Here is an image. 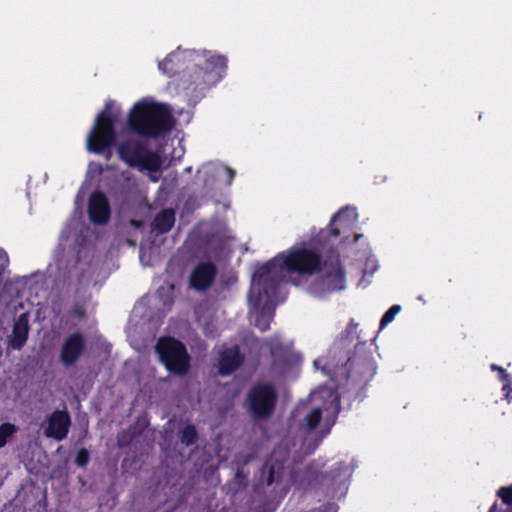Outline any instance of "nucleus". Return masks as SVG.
<instances>
[{
  "label": "nucleus",
  "mask_w": 512,
  "mask_h": 512,
  "mask_svg": "<svg viewBox=\"0 0 512 512\" xmlns=\"http://www.w3.org/2000/svg\"><path fill=\"white\" fill-rule=\"evenodd\" d=\"M119 445H120V446H124V445H125V444L122 442V440H121V439H119Z\"/></svg>",
  "instance_id": "34"
},
{
  "label": "nucleus",
  "mask_w": 512,
  "mask_h": 512,
  "mask_svg": "<svg viewBox=\"0 0 512 512\" xmlns=\"http://www.w3.org/2000/svg\"><path fill=\"white\" fill-rule=\"evenodd\" d=\"M267 468V476L265 479L266 485L270 486L275 482H279L283 476L284 467L281 462H272L271 464H265Z\"/></svg>",
  "instance_id": "20"
},
{
  "label": "nucleus",
  "mask_w": 512,
  "mask_h": 512,
  "mask_svg": "<svg viewBox=\"0 0 512 512\" xmlns=\"http://www.w3.org/2000/svg\"><path fill=\"white\" fill-rule=\"evenodd\" d=\"M249 297L253 299L255 305L263 304L262 310L256 315L255 326L261 331L265 332L270 328V323L273 315L267 312V308H271L275 305L277 297L271 303H266L265 300H257V291H252V286L249 290Z\"/></svg>",
  "instance_id": "17"
},
{
  "label": "nucleus",
  "mask_w": 512,
  "mask_h": 512,
  "mask_svg": "<svg viewBox=\"0 0 512 512\" xmlns=\"http://www.w3.org/2000/svg\"><path fill=\"white\" fill-rule=\"evenodd\" d=\"M227 69V58L223 55H210L204 57L202 63L194 64L189 73L187 89L192 91L203 90L210 84L218 82L222 73Z\"/></svg>",
  "instance_id": "6"
},
{
  "label": "nucleus",
  "mask_w": 512,
  "mask_h": 512,
  "mask_svg": "<svg viewBox=\"0 0 512 512\" xmlns=\"http://www.w3.org/2000/svg\"><path fill=\"white\" fill-rule=\"evenodd\" d=\"M196 53L194 51H180L178 48L176 51L168 54L164 60L158 63L159 70L169 76H175L183 68L186 60L192 58Z\"/></svg>",
  "instance_id": "15"
},
{
  "label": "nucleus",
  "mask_w": 512,
  "mask_h": 512,
  "mask_svg": "<svg viewBox=\"0 0 512 512\" xmlns=\"http://www.w3.org/2000/svg\"><path fill=\"white\" fill-rule=\"evenodd\" d=\"M340 406H339V400H336L335 403V410H334V417L336 418L338 412H339Z\"/></svg>",
  "instance_id": "32"
},
{
  "label": "nucleus",
  "mask_w": 512,
  "mask_h": 512,
  "mask_svg": "<svg viewBox=\"0 0 512 512\" xmlns=\"http://www.w3.org/2000/svg\"><path fill=\"white\" fill-rule=\"evenodd\" d=\"M118 116L112 112V102H107L97 114L93 127L86 139V148L89 152L103 155L110 159L112 147L116 145L117 133L115 124Z\"/></svg>",
  "instance_id": "3"
},
{
  "label": "nucleus",
  "mask_w": 512,
  "mask_h": 512,
  "mask_svg": "<svg viewBox=\"0 0 512 512\" xmlns=\"http://www.w3.org/2000/svg\"><path fill=\"white\" fill-rule=\"evenodd\" d=\"M360 237H361V235H358V234H357V235L355 236V241H358V239H359Z\"/></svg>",
  "instance_id": "33"
},
{
  "label": "nucleus",
  "mask_w": 512,
  "mask_h": 512,
  "mask_svg": "<svg viewBox=\"0 0 512 512\" xmlns=\"http://www.w3.org/2000/svg\"><path fill=\"white\" fill-rule=\"evenodd\" d=\"M175 220V211L172 208H166L155 216L151 226L158 234H165L172 229Z\"/></svg>",
  "instance_id": "18"
},
{
  "label": "nucleus",
  "mask_w": 512,
  "mask_h": 512,
  "mask_svg": "<svg viewBox=\"0 0 512 512\" xmlns=\"http://www.w3.org/2000/svg\"><path fill=\"white\" fill-rule=\"evenodd\" d=\"M16 432V426L12 423H3L0 425V448L7 444V440Z\"/></svg>",
  "instance_id": "22"
},
{
  "label": "nucleus",
  "mask_w": 512,
  "mask_h": 512,
  "mask_svg": "<svg viewBox=\"0 0 512 512\" xmlns=\"http://www.w3.org/2000/svg\"><path fill=\"white\" fill-rule=\"evenodd\" d=\"M321 419L322 409L316 407L305 416L302 426L305 427L308 431L314 430L319 425Z\"/></svg>",
  "instance_id": "21"
},
{
  "label": "nucleus",
  "mask_w": 512,
  "mask_h": 512,
  "mask_svg": "<svg viewBox=\"0 0 512 512\" xmlns=\"http://www.w3.org/2000/svg\"><path fill=\"white\" fill-rule=\"evenodd\" d=\"M29 315L22 313L18 316L12 328L9 345L14 350H20L26 344L29 335Z\"/></svg>",
  "instance_id": "16"
},
{
  "label": "nucleus",
  "mask_w": 512,
  "mask_h": 512,
  "mask_svg": "<svg viewBox=\"0 0 512 512\" xmlns=\"http://www.w3.org/2000/svg\"><path fill=\"white\" fill-rule=\"evenodd\" d=\"M71 425V417L66 410H55L48 417L47 426L44 429V435L57 441L64 440Z\"/></svg>",
  "instance_id": "12"
},
{
  "label": "nucleus",
  "mask_w": 512,
  "mask_h": 512,
  "mask_svg": "<svg viewBox=\"0 0 512 512\" xmlns=\"http://www.w3.org/2000/svg\"><path fill=\"white\" fill-rule=\"evenodd\" d=\"M225 172L228 176V184H230L232 182V180L234 179L235 172L230 167H225Z\"/></svg>",
  "instance_id": "31"
},
{
  "label": "nucleus",
  "mask_w": 512,
  "mask_h": 512,
  "mask_svg": "<svg viewBox=\"0 0 512 512\" xmlns=\"http://www.w3.org/2000/svg\"><path fill=\"white\" fill-rule=\"evenodd\" d=\"M265 345L269 348L272 357L271 370L277 373L285 372L291 364V353L288 347L276 336L267 339Z\"/></svg>",
  "instance_id": "13"
},
{
  "label": "nucleus",
  "mask_w": 512,
  "mask_h": 512,
  "mask_svg": "<svg viewBox=\"0 0 512 512\" xmlns=\"http://www.w3.org/2000/svg\"><path fill=\"white\" fill-rule=\"evenodd\" d=\"M345 466L339 464L337 467L331 469L328 473L325 474V478L334 481L337 477L341 476L343 472H345Z\"/></svg>",
  "instance_id": "28"
},
{
  "label": "nucleus",
  "mask_w": 512,
  "mask_h": 512,
  "mask_svg": "<svg viewBox=\"0 0 512 512\" xmlns=\"http://www.w3.org/2000/svg\"><path fill=\"white\" fill-rule=\"evenodd\" d=\"M358 364V358L357 356L354 354L353 356H350L347 361H346V364H345V367L348 371V376H350V370L356 365Z\"/></svg>",
  "instance_id": "30"
},
{
  "label": "nucleus",
  "mask_w": 512,
  "mask_h": 512,
  "mask_svg": "<svg viewBox=\"0 0 512 512\" xmlns=\"http://www.w3.org/2000/svg\"><path fill=\"white\" fill-rule=\"evenodd\" d=\"M401 306L400 305H392L382 316L380 320V328H384L387 324L392 322L395 318V316L400 312Z\"/></svg>",
  "instance_id": "24"
},
{
  "label": "nucleus",
  "mask_w": 512,
  "mask_h": 512,
  "mask_svg": "<svg viewBox=\"0 0 512 512\" xmlns=\"http://www.w3.org/2000/svg\"><path fill=\"white\" fill-rule=\"evenodd\" d=\"M324 273L315 279L310 287V293L316 297H323L327 293L345 288V271L337 253L331 254L323 263Z\"/></svg>",
  "instance_id": "8"
},
{
  "label": "nucleus",
  "mask_w": 512,
  "mask_h": 512,
  "mask_svg": "<svg viewBox=\"0 0 512 512\" xmlns=\"http://www.w3.org/2000/svg\"><path fill=\"white\" fill-rule=\"evenodd\" d=\"M70 314L77 319H83L85 317V310L81 306H75L71 311Z\"/></svg>",
  "instance_id": "29"
},
{
  "label": "nucleus",
  "mask_w": 512,
  "mask_h": 512,
  "mask_svg": "<svg viewBox=\"0 0 512 512\" xmlns=\"http://www.w3.org/2000/svg\"><path fill=\"white\" fill-rule=\"evenodd\" d=\"M490 368H492V371H497L498 372V378L502 381V382H505V387L506 386H509L511 384V378H510V375L508 374V372L505 370V368L499 366V365H496V364H492L490 365Z\"/></svg>",
  "instance_id": "27"
},
{
  "label": "nucleus",
  "mask_w": 512,
  "mask_h": 512,
  "mask_svg": "<svg viewBox=\"0 0 512 512\" xmlns=\"http://www.w3.org/2000/svg\"><path fill=\"white\" fill-rule=\"evenodd\" d=\"M119 158L130 167L140 170L157 172L161 167V158L158 154L148 150L144 144L136 139H125L117 147Z\"/></svg>",
  "instance_id": "5"
},
{
  "label": "nucleus",
  "mask_w": 512,
  "mask_h": 512,
  "mask_svg": "<svg viewBox=\"0 0 512 512\" xmlns=\"http://www.w3.org/2000/svg\"><path fill=\"white\" fill-rule=\"evenodd\" d=\"M278 394L270 383L254 384L246 397L247 410L257 420L270 418L277 406Z\"/></svg>",
  "instance_id": "7"
},
{
  "label": "nucleus",
  "mask_w": 512,
  "mask_h": 512,
  "mask_svg": "<svg viewBox=\"0 0 512 512\" xmlns=\"http://www.w3.org/2000/svg\"><path fill=\"white\" fill-rule=\"evenodd\" d=\"M174 124L169 108L162 103L138 101L128 115L131 131L144 138L161 137L171 131Z\"/></svg>",
  "instance_id": "2"
},
{
  "label": "nucleus",
  "mask_w": 512,
  "mask_h": 512,
  "mask_svg": "<svg viewBox=\"0 0 512 512\" xmlns=\"http://www.w3.org/2000/svg\"><path fill=\"white\" fill-rule=\"evenodd\" d=\"M88 215L93 224L104 225L111 216L108 198L102 191H94L88 200Z\"/></svg>",
  "instance_id": "11"
},
{
  "label": "nucleus",
  "mask_w": 512,
  "mask_h": 512,
  "mask_svg": "<svg viewBox=\"0 0 512 512\" xmlns=\"http://www.w3.org/2000/svg\"><path fill=\"white\" fill-rule=\"evenodd\" d=\"M342 214H343V211L340 210L338 211L337 213H335L330 222H329V225L327 227V231L329 233L330 236L332 237H338L340 235V227L339 225H336V223H339L341 224V221H342Z\"/></svg>",
  "instance_id": "23"
},
{
  "label": "nucleus",
  "mask_w": 512,
  "mask_h": 512,
  "mask_svg": "<svg viewBox=\"0 0 512 512\" xmlns=\"http://www.w3.org/2000/svg\"><path fill=\"white\" fill-rule=\"evenodd\" d=\"M244 362V356L238 346L224 349L219 356L218 373L221 376H229L240 368Z\"/></svg>",
  "instance_id": "14"
},
{
  "label": "nucleus",
  "mask_w": 512,
  "mask_h": 512,
  "mask_svg": "<svg viewBox=\"0 0 512 512\" xmlns=\"http://www.w3.org/2000/svg\"><path fill=\"white\" fill-rule=\"evenodd\" d=\"M322 259L318 252L309 248L292 249L286 256L279 254L260 265L252 276V291L257 300L271 303L277 297L283 281L281 271L300 275H313L321 270Z\"/></svg>",
  "instance_id": "1"
},
{
  "label": "nucleus",
  "mask_w": 512,
  "mask_h": 512,
  "mask_svg": "<svg viewBox=\"0 0 512 512\" xmlns=\"http://www.w3.org/2000/svg\"><path fill=\"white\" fill-rule=\"evenodd\" d=\"M86 351V340L79 332H72L66 336L61 344L59 361L64 367L74 366Z\"/></svg>",
  "instance_id": "9"
},
{
  "label": "nucleus",
  "mask_w": 512,
  "mask_h": 512,
  "mask_svg": "<svg viewBox=\"0 0 512 512\" xmlns=\"http://www.w3.org/2000/svg\"><path fill=\"white\" fill-rule=\"evenodd\" d=\"M217 276V267L210 261L198 263L189 275V285L195 291L209 289Z\"/></svg>",
  "instance_id": "10"
},
{
  "label": "nucleus",
  "mask_w": 512,
  "mask_h": 512,
  "mask_svg": "<svg viewBox=\"0 0 512 512\" xmlns=\"http://www.w3.org/2000/svg\"><path fill=\"white\" fill-rule=\"evenodd\" d=\"M497 495L501 498L502 502L508 506L512 505V485L502 486Z\"/></svg>",
  "instance_id": "26"
},
{
  "label": "nucleus",
  "mask_w": 512,
  "mask_h": 512,
  "mask_svg": "<svg viewBox=\"0 0 512 512\" xmlns=\"http://www.w3.org/2000/svg\"><path fill=\"white\" fill-rule=\"evenodd\" d=\"M329 432H330V428H328V429H327V431H326V433L324 434V436H325L326 434H328Z\"/></svg>",
  "instance_id": "35"
},
{
  "label": "nucleus",
  "mask_w": 512,
  "mask_h": 512,
  "mask_svg": "<svg viewBox=\"0 0 512 512\" xmlns=\"http://www.w3.org/2000/svg\"><path fill=\"white\" fill-rule=\"evenodd\" d=\"M90 460V453L86 448H81L77 451L75 457V464L78 467H86Z\"/></svg>",
  "instance_id": "25"
},
{
  "label": "nucleus",
  "mask_w": 512,
  "mask_h": 512,
  "mask_svg": "<svg viewBox=\"0 0 512 512\" xmlns=\"http://www.w3.org/2000/svg\"><path fill=\"white\" fill-rule=\"evenodd\" d=\"M160 363L172 375L185 376L191 367V357L186 346L170 336L160 337L155 345Z\"/></svg>",
  "instance_id": "4"
},
{
  "label": "nucleus",
  "mask_w": 512,
  "mask_h": 512,
  "mask_svg": "<svg viewBox=\"0 0 512 512\" xmlns=\"http://www.w3.org/2000/svg\"><path fill=\"white\" fill-rule=\"evenodd\" d=\"M178 438L180 442L189 447L195 444L198 440V431L194 424H186L181 430L178 432Z\"/></svg>",
  "instance_id": "19"
}]
</instances>
